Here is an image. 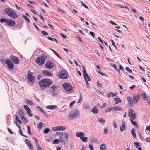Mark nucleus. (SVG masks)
I'll return each mask as SVG.
<instances>
[{
    "label": "nucleus",
    "instance_id": "nucleus-61",
    "mask_svg": "<svg viewBox=\"0 0 150 150\" xmlns=\"http://www.w3.org/2000/svg\"><path fill=\"white\" fill-rule=\"evenodd\" d=\"M60 35L62 37L64 38H66V36L62 33H61Z\"/></svg>",
    "mask_w": 150,
    "mask_h": 150
},
{
    "label": "nucleus",
    "instance_id": "nucleus-23",
    "mask_svg": "<svg viewBox=\"0 0 150 150\" xmlns=\"http://www.w3.org/2000/svg\"><path fill=\"white\" fill-rule=\"evenodd\" d=\"M134 145L137 149L139 150H142V149L140 146L138 142H135L134 143Z\"/></svg>",
    "mask_w": 150,
    "mask_h": 150
},
{
    "label": "nucleus",
    "instance_id": "nucleus-32",
    "mask_svg": "<svg viewBox=\"0 0 150 150\" xmlns=\"http://www.w3.org/2000/svg\"><path fill=\"white\" fill-rule=\"evenodd\" d=\"M37 108H39L40 110V112L44 114L45 115H46L47 116H48V115L46 114V113L43 110L42 108H40L39 107H37Z\"/></svg>",
    "mask_w": 150,
    "mask_h": 150
},
{
    "label": "nucleus",
    "instance_id": "nucleus-64",
    "mask_svg": "<svg viewBox=\"0 0 150 150\" xmlns=\"http://www.w3.org/2000/svg\"><path fill=\"white\" fill-rule=\"evenodd\" d=\"M146 129L149 131H150V126H148L146 128Z\"/></svg>",
    "mask_w": 150,
    "mask_h": 150
},
{
    "label": "nucleus",
    "instance_id": "nucleus-38",
    "mask_svg": "<svg viewBox=\"0 0 150 150\" xmlns=\"http://www.w3.org/2000/svg\"><path fill=\"white\" fill-rule=\"evenodd\" d=\"M113 107L108 108L107 110H105L106 112H110L111 111H113Z\"/></svg>",
    "mask_w": 150,
    "mask_h": 150
},
{
    "label": "nucleus",
    "instance_id": "nucleus-59",
    "mask_svg": "<svg viewBox=\"0 0 150 150\" xmlns=\"http://www.w3.org/2000/svg\"><path fill=\"white\" fill-rule=\"evenodd\" d=\"M19 134L20 135L22 136L23 134L22 132L21 128V129H19Z\"/></svg>",
    "mask_w": 150,
    "mask_h": 150
},
{
    "label": "nucleus",
    "instance_id": "nucleus-11",
    "mask_svg": "<svg viewBox=\"0 0 150 150\" xmlns=\"http://www.w3.org/2000/svg\"><path fill=\"white\" fill-rule=\"evenodd\" d=\"M23 107L24 109L27 112L28 116L29 117H32L33 116V115L31 113V110L30 108L27 105H24Z\"/></svg>",
    "mask_w": 150,
    "mask_h": 150
},
{
    "label": "nucleus",
    "instance_id": "nucleus-39",
    "mask_svg": "<svg viewBox=\"0 0 150 150\" xmlns=\"http://www.w3.org/2000/svg\"><path fill=\"white\" fill-rule=\"evenodd\" d=\"M23 17L25 20L27 21L29 23H30V20L26 16L23 15Z\"/></svg>",
    "mask_w": 150,
    "mask_h": 150
},
{
    "label": "nucleus",
    "instance_id": "nucleus-6",
    "mask_svg": "<svg viewBox=\"0 0 150 150\" xmlns=\"http://www.w3.org/2000/svg\"><path fill=\"white\" fill-rule=\"evenodd\" d=\"M46 58V56L44 54H42L41 57H38L36 60V62L40 66L42 65L45 62V59Z\"/></svg>",
    "mask_w": 150,
    "mask_h": 150
},
{
    "label": "nucleus",
    "instance_id": "nucleus-9",
    "mask_svg": "<svg viewBox=\"0 0 150 150\" xmlns=\"http://www.w3.org/2000/svg\"><path fill=\"white\" fill-rule=\"evenodd\" d=\"M10 59L11 61L15 64H17L19 63V60L16 56L11 55L10 56Z\"/></svg>",
    "mask_w": 150,
    "mask_h": 150
},
{
    "label": "nucleus",
    "instance_id": "nucleus-20",
    "mask_svg": "<svg viewBox=\"0 0 150 150\" xmlns=\"http://www.w3.org/2000/svg\"><path fill=\"white\" fill-rule=\"evenodd\" d=\"M18 114L21 117H22L24 116V113L22 109L20 108L19 109Z\"/></svg>",
    "mask_w": 150,
    "mask_h": 150
},
{
    "label": "nucleus",
    "instance_id": "nucleus-15",
    "mask_svg": "<svg viewBox=\"0 0 150 150\" xmlns=\"http://www.w3.org/2000/svg\"><path fill=\"white\" fill-rule=\"evenodd\" d=\"M46 67L49 69L53 68L54 66L52 62L50 61H47L45 64Z\"/></svg>",
    "mask_w": 150,
    "mask_h": 150
},
{
    "label": "nucleus",
    "instance_id": "nucleus-18",
    "mask_svg": "<svg viewBox=\"0 0 150 150\" xmlns=\"http://www.w3.org/2000/svg\"><path fill=\"white\" fill-rule=\"evenodd\" d=\"M113 111H121L123 110L122 108L120 107L115 106L113 107Z\"/></svg>",
    "mask_w": 150,
    "mask_h": 150
},
{
    "label": "nucleus",
    "instance_id": "nucleus-29",
    "mask_svg": "<svg viewBox=\"0 0 150 150\" xmlns=\"http://www.w3.org/2000/svg\"><path fill=\"white\" fill-rule=\"evenodd\" d=\"M125 129L124 124L122 122V125L120 128V130L121 132H122Z\"/></svg>",
    "mask_w": 150,
    "mask_h": 150
},
{
    "label": "nucleus",
    "instance_id": "nucleus-50",
    "mask_svg": "<svg viewBox=\"0 0 150 150\" xmlns=\"http://www.w3.org/2000/svg\"><path fill=\"white\" fill-rule=\"evenodd\" d=\"M98 121L101 123H103L105 122V120L103 118L98 119Z\"/></svg>",
    "mask_w": 150,
    "mask_h": 150
},
{
    "label": "nucleus",
    "instance_id": "nucleus-30",
    "mask_svg": "<svg viewBox=\"0 0 150 150\" xmlns=\"http://www.w3.org/2000/svg\"><path fill=\"white\" fill-rule=\"evenodd\" d=\"M130 121L132 123V124L134 125V126L137 127L138 126V125L136 123V122L134 121V119H132L131 118L130 119Z\"/></svg>",
    "mask_w": 150,
    "mask_h": 150
},
{
    "label": "nucleus",
    "instance_id": "nucleus-13",
    "mask_svg": "<svg viewBox=\"0 0 150 150\" xmlns=\"http://www.w3.org/2000/svg\"><path fill=\"white\" fill-rule=\"evenodd\" d=\"M6 64L7 67L9 68L12 69L14 68V65L9 59H8L6 60Z\"/></svg>",
    "mask_w": 150,
    "mask_h": 150
},
{
    "label": "nucleus",
    "instance_id": "nucleus-52",
    "mask_svg": "<svg viewBox=\"0 0 150 150\" xmlns=\"http://www.w3.org/2000/svg\"><path fill=\"white\" fill-rule=\"evenodd\" d=\"M42 33L44 35H48V33L44 31H42Z\"/></svg>",
    "mask_w": 150,
    "mask_h": 150
},
{
    "label": "nucleus",
    "instance_id": "nucleus-17",
    "mask_svg": "<svg viewBox=\"0 0 150 150\" xmlns=\"http://www.w3.org/2000/svg\"><path fill=\"white\" fill-rule=\"evenodd\" d=\"M43 74L46 76H49L52 75V73L51 72H49L47 70H43L42 71Z\"/></svg>",
    "mask_w": 150,
    "mask_h": 150
},
{
    "label": "nucleus",
    "instance_id": "nucleus-19",
    "mask_svg": "<svg viewBox=\"0 0 150 150\" xmlns=\"http://www.w3.org/2000/svg\"><path fill=\"white\" fill-rule=\"evenodd\" d=\"M91 111L93 113L95 114L98 113V109L96 107H94L91 110Z\"/></svg>",
    "mask_w": 150,
    "mask_h": 150
},
{
    "label": "nucleus",
    "instance_id": "nucleus-3",
    "mask_svg": "<svg viewBox=\"0 0 150 150\" xmlns=\"http://www.w3.org/2000/svg\"><path fill=\"white\" fill-rule=\"evenodd\" d=\"M80 115V114L79 113L77 109H75L72 110L67 115L68 117L72 119L78 117H79Z\"/></svg>",
    "mask_w": 150,
    "mask_h": 150
},
{
    "label": "nucleus",
    "instance_id": "nucleus-49",
    "mask_svg": "<svg viewBox=\"0 0 150 150\" xmlns=\"http://www.w3.org/2000/svg\"><path fill=\"white\" fill-rule=\"evenodd\" d=\"M36 148L38 150H42L41 147L40 146L39 144L36 146Z\"/></svg>",
    "mask_w": 150,
    "mask_h": 150
},
{
    "label": "nucleus",
    "instance_id": "nucleus-5",
    "mask_svg": "<svg viewBox=\"0 0 150 150\" xmlns=\"http://www.w3.org/2000/svg\"><path fill=\"white\" fill-rule=\"evenodd\" d=\"M64 90L66 92H70L73 90V87L69 83H64L62 85Z\"/></svg>",
    "mask_w": 150,
    "mask_h": 150
},
{
    "label": "nucleus",
    "instance_id": "nucleus-1",
    "mask_svg": "<svg viewBox=\"0 0 150 150\" xmlns=\"http://www.w3.org/2000/svg\"><path fill=\"white\" fill-rule=\"evenodd\" d=\"M52 84V81L48 79H43L39 82L41 89L43 90L48 88Z\"/></svg>",
    "mask_w": 150,
    "mask_h": 150
},
{
    "label": "nucleus",
    "instance_id": "nucleus-60",
    "mask_svg": "<svg viewBox=\"0 0 150 150\" xmlns=\"http://www.w3.org/2000/svg\"><path fill=\"white\" fill-rule=\"evenodd\" d=\"M89 146L91 150H94L93 146L91 144H89Z\"/></svg>",
    "mask_w": 150,
    "mask_h": 150
},
{
    "label": "nucleus",
    "instance_id": "nucleus-55",
    "mask_svg": "<svg viewBox=\"0 0 150 150\" xmlns=\"http://www.w3.org/2000/svg\"><path fill=\"white\" fill-rule=\"evenodd\" d=\"M81 2L82 4L83 5V6L85 7V8H86L87 9H88V6H86V5L84 3H83L82 1H81Z\"/></svg>",
    "mask_w": 150,
    "mask_h": 150
},
{
    "label": "nucleus",
    "instance_id": "nucleus-25",
    "mask_svg": "<svg viewBox=\"0 0 150 150\" xmlns=\"http://www.w3.org/2000/svg\"><path fill=\"white\" fill-rule=\"evenodd\" d=\"M57 107L56 105H49L46 106V108L50 109H54Z\"/></svg>",
    "mask_w": 150,
    "mask_h": 150
},
{
    "label": "nucleus",
    "instance_id": "nucleus-45",
    "mask_svg": "<svg viewBox=\"0 0 150 150\" xmlns=\"http://www.w3.org/2000/svg\"><path fill=\"white\" fill-rule=\"evenodd\" d=\"M82 96L81 94L80 95V97L79 99L78 100V102L77 103H80L82 100Z\"/></svg>",
    "mask_w": 150,
    "mask_h": 150
},
{
    "label": "nucleus",
    "instance_id": "nucleus-10",
    "mask_svg": "<svg viewBox=\"0 0 150 150\" xmlns=\"http://www.w3.org/2000/svg\"><path fill=\"white\" fill-rule=\"evenodd\" d=\"M140 97V96L139 94H134L133 97V103L135 104L137 103L139 100Z\"/></svg>",
    "mask_w": 150,
    "mask_h": 150
},
{
    "label": "nucleus",
    "instance_id": "nucleus-24",
    "mask_svg": "<svg viewBox=\"0 0 150 150\" xmlns=\"http://www.w3.org/2000/svg\"><path fill=\"white\" fill-rule=\"evenodd\" d=\"M21 119L23 120V123L26 124L28 122V120L25 117L23 116L22 117H21Z\"/></svg>",
    "mask_w": 150,
    "mask_h": 150
},
{
    "label": "nucleus",
    "instance_id": "nucleus-14",
    "mask_svg": "<svg viewBox=\"0 0 150 150\" xmlns=\"http://www.w3.org/2000/svg\"><path fill=\"white\" fill-rule=\"evenodd\" d=\"M129 114L130 117L134 119L136 118V116L134 111L132 109H130L129 110Z\"/></svg>",
    "mask_w": 150,
    "mask_h": 150
},
{
    "label": "nucleus",
    "instance_id": "nucleus-2",
    "mask_svg": "<svg viewBox=\"0 0 150 150\" xmlns=\"http://www.w3.org/2000/svg\"><path fill=\"white\" fill-rule=\"evenodd\" d=\"M4 11L9 16L13 19H16L18 17V15L16 13L14 12L13 10H11L8 8H6Z\"/></svg>",
    "mask_w": 150,
    "mask_h": 150
},
{
    "label": "nucleus",
    "instance_id": "nucleus-34",
    "mask_svg": "<svg viewBox=\"0 0 150 150\" xmlns=\"http://www.w3.org/2000/svg\"><path fill=\"white\" fill-rule=\"evenodd\" d=\"M83 76L84 78H86V76H87L88 75L87 72H86V69H83Z\"/></svg>",
    "mask_w": 150,
    "mask_h": 150
},
{
    "label": "nucleus",
    "instance_id": "nucleus-21",
    "mask_svg": "<svg viewBox=\"0 0 150 150\" xmlns=\"http://www.w3.org/2000/svg\"><path fill=\"white\" fill-rule=\"evenodd\" d=\"M25 101L26 104L27 105H32L34 104V103L33 102L28 99H26L25 100Z\"/></svg>",
    "mask_w": 150,
    "mask_h": 150
},
{
    "label": "nucleus",
    "instance_id": "nucleus-27",
    "mask_svg": "<svg viewBox=\"0 0 150 150\" xmlns=\"http://www.w3.org/2000/svg\"><path fill=\"white\" fill-rule=\"evenodd\" d=\"M84 135V134L82 132H77L76 133V135L77 137H80L83 136Z\"/></svg>",
    "mask_w": 150,
    "mask_h": 150
},
{
    "label": "nucleus",
    "instance_id": "nucleus-44",
    "mask_svg": "<svg viewBox=\"0 0 150 150\" xmlns=\"http://www.w3.org/2000/svg\"><path fill=\"white\" fill-rule=\"evenodd\" d=\"M125 69L129 73L132 72V70L128 67L125 68Z\"/></svg>",
    "mask_w": 150,
    "mask_h": 150
},
{
    "label": "nucleus",
    "instance_id": "nucleus-62",
    "mask_svg": "<svg viewBox=\"0 0 150 150\" xmlns=\"http://www.w3.org/2000/svg\"><path fill=\"white\" fill-rule=\"evenodd\" d=\"M33 25H34L35 28L37 29V30L38 31L39 30V28L38 27L35 25V23H33Z\"/></svg>",
    "mask_w": 150,
    "mask_h": 150
},
{
    "label": "nucleus",
    "instance_id": "nucleus-48",
    "mask_svg": "<svg viewBox=\"0 0 150 150\" xmlns=\"http://www.w3.org/2000/svg\"><path fill=\"white\" fill-rule=\"evenodd\" d=\"M75 103V101H73L70 103L69 105L70 108H72L73 105Z\"/></svg>",
    "mask_w": 150,
    "mask_h": 150
},
{
    "label": "nucleus",
    "instance_id": "nucleus-35",
    "mask_svg": "<svg viewBox=\"0 0 150 150\" xmlns=\"http://www.w3.org/2000/svg\"><path fill=\"white\" fill-rule=\"evenodd\" d=\"M83 76L84 78H86V76H87L88 75L87 72H86V69H83Z\"/></svg>",
    "mask_w": 150,
    "mask_h": 150
},
{
    "label": "nucleus",
    "instance_id": "nucleus-56",
    "mask_svg": "<svg viewBox=\"0 0 150 150\" xmlns=\"http://www.w3.org/2000/svg\"><path fill=\"white\" fill-rule=\"evenodd\" d=\"M89 33L94 38L95 37V33L92 31H90L89 32Z\"/></svg>",
    "mask_w": 150,
    "mask_h": 150
},
{
    "label": "nucleus",
    "instance_id": "nucleus-7",
    "mask_svg": "<svg viewBox=\"0 0 150 150\" xmlns=\"http://www.w3.org/2000/svg\"><path fill=\"white\" fill-rule=\"evenodd\" d=\"M34 73L31 72L30 70L28 71V74L27 75V78L28 80L31 82H33L35 81V76H33Z\"/></svg>",
    "mask_w": 150,
    "mask_h": 150
},
{
    "label": "nucleus",
    "instance_id": "nucleus-37",
    "mask_svg": "<svg viewBox=\"0 0 150 150\" xmlns=\"http://www.w3.org/2000/svg\"><path fill=\"white\" fill-rule=\"evenodd\" d=\"M43 125V124L42 122H40L37 125V127L40 129L42 126Z\"/></svg>",
    "mask_w": 150,
    "mask_h": 150
},
{
    "label": "nucleus",
    "instance_id": "nucleus-28",
    "mask_svg": "<svg viewBox=\"0 0 150 150\" xmlns=\"http://www.w3.org/2000/svg\"><path fill=\"white\" fill-rule=\"evenodd\" d=\"M131 133L134 138H136V135L135 133V131L134 128H133L131 129Z\"/></svg>",
    "mask_w": 150,
    "mask_h": 150
},
{
    "label": "nucleus",
    "instance_id": "nucleus-43",
    "mask_svg": "<svg viewBox=\"0 0 150 150\" xmlns=\"http://www.w3.org/2000/svg\"><path fill=\"white\" fill-rule=\"evenodd\" d=\"M111 42H112V45L114 47H115V48L117 50V47H116V45H115V43L114 42V41L113 40H112V39H111Z\"/></svg>",
    "mask_w": 150,
    "mask_h": 150
},
{
    "label": "nucleus",
    "instance_id": "nucleus-41",
    "mask_svg": "<svg viewBox=\"0 0 150 150\" xmlns=\"http://www.w3.org/2000/svg\"><path fill=\"white\" fill-rule=\"evenodd\" d=\"M27 128L28 129V133L30 135L31 134L30 127L29 125H28L27 126Z\"/></svg>",
    "mask_w": 150,
    "mask_h": 150
},
{
    "label": "nucleus",
    "instance_id": "nucleus-12",
    "mask_svg": "<svg viewBox=\"0 0 150 150\" xmlns=\"http://www.w3.org/2000/svg\"><path fill=\"white\" fill-rule=\"evenodd\" d=\"M66 129L65 127L62 126H57L53 128V130L54 131H64Z\"/></svg>",
    "mask_w": 150,
    "mask_h": 150
},
{
    "label": "nucleus",
    "instance_id": "nucleus-46",
    "mask_svg": "<svg viewBox=\"0 0 150 150\" xmlns=\"http://www.w3.org/2000/svg\"><path fill=\"white\" fill-rule=\"evenodd\" d=\"M97 86L99 87H102V84L101 83H100L99 81H97Z\"/></svg>",
    "mask_w": 150,
    "mask_h": 150
},
{
    "label": "nucleus",
    "instance_id": "nucleus-51",
    "mask_svg": "<svg viewBox=\"0 0 150 150\" xmlns=\"http://www.w3.org/2000/svg\"><path fill=\"white\" fill-rule=\"evenodd\" d=\"M33 138L35 142L36 146L39 144L38 142V140L35 137H33Z\"/></svg>",
    "mask_w": 150,
    "mask_h": 150
},
{
    "label": "nucleus",
    "instance_id": "nucleus-26",
    "mask_svg": "<svg viewBox=\"0 0 150 150\" xmlns=\"http://www.w3.org/2000/svg\"><path fill=\"white\" fill-rule=\"evenodd\" d=\"M80 139L83 142H87L88 138L87 137L83 136H81L80 137Z\"/></svg>",
    "mask_w": 150,
    "mask_h": 150
},
{
    "label": "nucleus",
    "instance_id": "nucleus-8",
    "mask_svg": "<svg viewBox=\"0 0 150 150\" xmlns=\"http://www.w3.org/2000/svg\"><path fill=\"white\" fill-rule=\"evenodd\" d=\"M67 72L64 70H61L59 74L58 75L59 77L64 79L67 78Z\"/></svg>",
    "mask_w": 150,
    "mask_h": 150
},
{
    "label": "nucleus",
    "instance_id": "nucleus-42",
    "mask_svg": "<svg viewBox=\"0 0 150 150\" xmlns=\"http://www.w3.org/2000/svg\"><path fill=\"white\" fill-rule=\"evenodd\" d=\"M50 131L49 129L48 128L45 129L44 130V132L45 134L48 133Z\"/></svg>",
    "mask_w": 150,
    "mask_h": 150
},
{
    "label": "nucleus",
    "instance_id": "nucleus-54",
    "mask_svg": "<svg viewBox=\"0 0 150 150\" xmlns=\"http://www.w3.org/2000/svg\"><path fill=\"white\" fill-rule=\"evenodd\" d=\"M59 143V141L57 139H55L53 142L54 144H58Z\"/></svg>",
    "mask_w": 150,
    "mask_h": 150
},
{
    "label": "nucleus",
    "instance_id": "nucleus-53",
    "mask_svg": "<svg viewBox=\"0 0 150 150\" xmlns=\"http://www.w3.org/2000/svg\"><path fill=\"white\" fill-rule=\"evenodd\" d=\"M56 134L57 135L61 136V137L63 135V132H57Z\"/></svg>",
    "mask_w": 150,
    "mask_h": 150
},
{
    "label": "nucleus",
    "instance_id": "nucleus-22",
    "mask_svg": "<svg viewBox=\"0 0 150 150\" xmlns=\"http://www.w3.org/2000/svg\"><path fill=\"white\" fill-rule=\"evenodd\" d=\"M127 100L129 101V103L131 106H132L133 103V101L132 100V97L128 96L127 98Z\"/></svg>",
    "mask_w": 150,
    "mask_h": 150
},
{
    "label": "nucleus",
    "instance_id": "nucleus-58",
    "mask_svg": "<svg viewBox=\"0 0 150 150\" xmlns=\"http://www.w3.org/2000/svg\"><path fill=\"white\" fill-rule=\"evenodd\" d=\"M7 129H8V131L9 132V133L11 134H14V133L12 132V131L11 130L10 128H8Z\"/></svg>",
    "mask_w": 150,
    "mask_h": 150
},
{
    "label": "nucleus",
    "instance_id": "nucleus-47",
    "mask_svg": "<svg viewBox=\"0 0 150 150\" xmlns=\"http://www.w3.org/2000/svg\"><path fill=\"white\" fill-rule=\"evenodd\" d=\"M64 135L65 136V137L66 139V141L67 142L68 140V134L67 133H66L64 134Z\"/></svg>",
    "mask_w": 150,
    "mask_h": 150
},
{
    "label": "nucleus",
    "instance_id": "nucleus-16",
    "mask_svg": "<svg viewBox=\"0 0 150 150\" xmlns=\"http://www.w3.org/2000/svg\"><path fill=\"white\" fill-rule=\"evenodd\" d=\"M25 142L27 145L29 147L31 150H33V147L29 140L26 139L25 140Z\"/></svg>",
    "mask_w": 150,
    "mask_h": 150
},
{
    "label": "nucleus",
    "instance_id": "nucleus-33",
    "mask_svg": "<svg viewBox=\"0 0 150 150\" xmlns=\"http://www.w3.org/2000/svg\"><path fill=\"white\" fill-rule=\"evenodd\" d=\"M142 96L143 97L144 100H146L148 98V97L145 93H142Z\"/></svg>",
    "mask_w": 150,
    "mask_h": 150
},
{
    "label": "nucleus",
    "instance_id": "nucleus-63",
    "mask_svg": "<svg viewBox=\"0 0 150 150\" xmlns=\"http://www.w3.org/2000/svg\"><path fill=\"white\" fill-rule=\"evenodd\" d=\"M111 96V92L108 93L107 94V96L108 98H110Z\"/></svg>",
    "mask_w": 150,
    "mask_h": 150
},
{
    "label": "nucleus",
    "instance_id": "nucleus-40",
    "mask_svg": "<svg viewBox=\"0 0 150 150\" xmlns=\"http://www.w3.org/2000/svg\"><path fill=\"white\" fill-rule=\"evenodd\" d=\"M57 88V86H56L55 85H53L50 88L54 91H55L56 90Z\"/></svg>",
    "mask_w": 150,
    "mask_h": 150
},
{
    "label": "nucleus",
    "instance_id": "nucleus-31",
    "mask_svg": "<svg viewBox=\"0 0 150 150\" xmlns=\"http://www.w3.org/2000/svg\"><path fill=\"white\" fill-rule=\"evenodd\" d=\"M114 100L116 102V104H117L121 101V100L119 98H114Z\"/></svg>",
    "mask_w": 150,
    "mask_h": 150
},
{
    "label": "nucleus",
    "instance_id": "nucleus-57",
    "mask_svg": "<svg viewBox=\"0 0 150 150\" xmlns=\"http://www.w3.org/2000/svg\"><path fill=\"white\" fill-rule=\"evenodd\" d=\"M63 137L62 136L61 137H60L59 139V142H61V143H62L63 142Z\"/></svg>",
    "mask_w": 150,
    "mask_h": 150
},
{
    "label": "nucleus",
    "instance_id": "nucleus-36",
    "mask_svg": "<svg viewBox=\"0 0 150 150\" xmlns=\"http://www.w3.org/2000/svg\"><path fill=\"white\" fill-rule=\"evenodd\" d=\"M83 76L84 78H86V76H87L88 75L87 72H86V69H83Z\"/></svg>",
    "mask_w": 150,
    "mask_h": 150
},
{
    "label": "nucleus",
    "instance_id": "nucleus-4",
    "mask_svg": "<svg viewBox=\"0 0 150 150\" xmlns=\"http://www.w3.org/2000/svg\"><path fill=\"white\" fill-rule=\"evenodd\" d=\"M0 21L1 23L4 22L8 26L13 27L15 25V22L14 21L12 20H8L5 18H1Z\"/></svg>",
    "mask_w": 150,
    "mask_h": 150
}]
</instances>
